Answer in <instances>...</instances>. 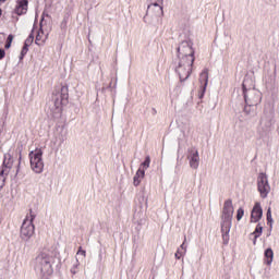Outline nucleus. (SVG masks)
<instances>
[{"label": "nucleus", "mask_w": 279, "mask_h": 279, "mask_svg": "<svg viewBox=\"0 0 279 279\" xmlns=\"http://www.w3.org/2000/svg\"><path fill=\"white\" fill-rule=\"evenodd\" d=\"M257 191L263 199H266L271 192V185H269V179L265 172H260L257 178Z\"/></svg>", "instance_id": "9"}, {"label": "nucleus", "mask_w": 279, "mask_h": 279, "mask_svg": "<svg viewBox=\"0 0 279 279\" xmlns=\"http://www.w3.org/2000/svg\"><path fill=\"white\" fill-rule=\"evenodd\" d=\"M29 5L28 0H17L15 7V14L22 16V14H27V8Z\"/></svg>", "instance_id": "14"}, {"label": "nucleus", "mask_w": 279, "mask_h": 279, "mask_svg": "<svg viewBox=\"0 0 279 279\" xmlns=\"http://www.w3.org/2000/svg\"><path fill=\"white\" fill-rule=\"evenodd\" d=\"M45 40H47V37H43V32H38L35 40L36 45H45Z\"/></svg>", "instance_id": "20"}, {"label": "nucleus", "mask_w": 279, "mask_h": 279, "mask_svg": "<svg viewBox=\"0 0 279 279\" xmlns=\"http://www.w3.org/2000/svg\"><path fill=\"white\" fill-rule=\"evenodd\" d=\"M69 101V87L62 86L60 92H57L52 96V101L49 107L50 117L52 119H60L62 117V106Z\"/></svg>", "instance_id": "4"}, {"label": "nucleus", "mask_w": 279, "mask_h": 279, "mask_svg": "<svg viewBox=\"0 0 279 279\" xmlns=\"http://www.w3.org/2000/svg\"><path fill=\"white\" fill-rule=\"evenodd\" d=\"M14 40V36L13 35H9L7 38V43H12Z\"/></svg>", "instance_id": "34"}, {"label": "nucleus", "mask_w": 279, "mask_h": 279, "mask_svg": "<svg viewBox=\"0 0 279 279\" xmlns=\"http://www.w3.org/2000/svg\"><path fill=\"white\" fill-rule=\"evenodd\" d=\"M31 169L34 173H43L45 161L43 160V149L36 148L29 153Z\"/></svg>", "instance_id": "8"}, {"label": "nucleus", "mask_w": 279, "mask_h": 279, "mask_svg": "<svg viewBox=\"0 0 279 279\" xmlns=\"http://www.w3.org/2000/svg\"><path fill=\"white\" fill-rule=\"evenodd\" d=\"M256 105H245L243 112L244 114H246L247 117H251V114H254Z\"/></svg>", "instance_id": "19"}, {"label": "nucleus", "mask_w": 279, "mask_h": 279, "mask_svg": "<svg viewBox=\"0 0 279 279\" xmlns=\"http://www.w3.org/2000/svg\"><path fill=\"white\" fill-rule=\"evenodd\" d=\"M10 172H7V170H1L0 169V191L5 186V180L8 179V175Z\"/></svg>", "instance_id": "18"}, {"label": "nucleus", "mask_w": 279, "mask_h": 279, "mask_svg": "<svg viewBox=\"0 0 279 279\" xmlns=\"http://www.w3.org/2000/svg\"><path fill=\"white\" fill-rule=\"evenodd\" d=\"M32 43H34V33H31L29 36L27 37V39L25 40L24 45L26 47H29L32 45Z\"/></svg>", "instance_id": "25"}, {"label": "nucleus", "mask_w": 279, "mask_h": 279, "mask_svg": "<svg viewBox=\"0 0 279 279\" xmlns=\"http://www.w3.org/2000/svg\"><path fill=\"white\" fill-rule=\"evenodd\" d=\"M145 178V170H143L142 168H140L136 172V174L133 178V184L134 186H138V184H141V180H143Z\"/></svg>", "instance_id": "16"}, {"label": "nucleus", "mask_w": 279, "mask_h": 279, "mask_svg": "<svg viewBox=\"0 0 279 279\" xmlns=\"http://www.w3.org/2000/svg\"><path fill=\"white\" fill-rule=\"evenodd\" d=\"M60 143H64L66 141V131H64V128L61 129V134L59 135Z\"/></svg>", "instance_id": "26"}, {"label": "nucleus", "mask_w": 279, "mask_h": 279, "mask_svg": "<svg viewBox=\"0 0 279 279\" xmlns=\"http://www.w3.org/2000/svg\"><path fill=\"white\" fill-rule=\"evenodd\" d=\"M252 234H253V236H255V239H258L260 236V234H263V226H260V223H258Z\"/></svg>", "instance_id": "22"}, {"label": "nucleus", "mask_w": 279, "mask_h": 279, "mask_svg": "<svg viewBox=\"0 0 279 279\" xmlns=\"http://www.w3.org/2000/svg\"><path fill=\"white\" fill-rule=\"evenodd\" d=\"M243 215H245V210L243 209V207H240L236 211V220L241 221L243 219Z\"/></svg>", "instance_id": "24"}, {"label": "nucleus", "mask_w": 279, "mask_h": 279, "mask_svg": "<svg viewBox=\"0 0 279 279\" xmlns=\"http://www.w3.org/2000/svg\"><path fill=\"white\" fill-rule=\"evenodd\" d=\"M1 14H3V11H1V9H0V16H1Z\"/></svg>", "instance_id": "38"}, {"label": "nucleus", "mask_w": 279, "mask_h": 279, "mask_svg": "<svg viewBox=\"0 0 279 279\" xmlns=\"http://www.w3.org/2000/svg\"><path fill=\"white\" fill-rule=\"evenodd\" d=\"M34 219H36V214L34 210L29 209V213L26 215L20 230V238L22 241H29L32 236H34V232L36 231V227L34 226Z\"/></svg>", "instance_id": "7"}, {"label": "nucleus", "mask_w": 279, "mask_h": 279, "mask_svg": "<svg viewBox=\"0 0 279 279\" xmlns=\"http://www.w3.org/2000/svg\"><path fill=\"white\" fill-rule=\"evenodd\" d=\"M187 160L191 169H199V150L195 147L187 149Z\"/></svg>", "instance_id": "10"}, {"label": "nucleus", "mask_w": 279, "mask_h": 279, "mask_svg": "<svg viewBox=\"0 0 279 279\" xmlns=\"http://www.w3.org/2000/svg\"><path fill=\"white\" fill-rule=\"evenodd\" d=\"M5 58V50L0 49V60H3Z\"/></svg>", "instance_id": "33"}, {"label": "nucleus", "mask_w": 279, "mask_h": 279, "mask_svg": "<svg viewBox=\"0 0 279 279\" xmlns=\"http://www.w3.org/2000/svg\"><path fill=\"white\" fill-rule=\"evenodd\" d=\"M155 14V16H162L165 12L162 11V4L149 3L146 12V16Z\"/></svg>", "instance_id": "13"}, {"label": "nucleus", "mask_w": 279, "mask_h": 279, "mask_svg": "<svg viewBox=\"0 0 279 279\" xmlns=\"http://www.w3.org/2000/svg\"><path fill=\"white\" fill-rule=\"evenodd\" d=\"M186 253L183 252L182 250L178 248V251L175 252L174 256L178 260H180V258H182V256H185Z\"/></svg>", "instance_id": "29"}, {"label": "nucleus", "mask_w": 279, "mask_h": 279, "mask_svg": "<svg viewBox=\"0 0 279 279\" xmlns=\"http://www.w3.org/2000/svg\"><path fill=\"white\" fill-rule=\"evenodd\" d=\"M272 126H274V111L265 109L259 119V124L256 131L257 141H265V138H268Z\"/></svg>", "instance_id": "5"}, {"label": "nucleus", "mask_w": 279, "mask_h": 279, "mask_svg": "<svg viewBox=\"0 0 279 279\" xmlns=\"http://www.w3.org/2000/svg\"><path fill=\"white\" fill-rule=\"evenodd\" d=\"M195 62V50L193 49V41L183 40L177 48L175 73H178L181 82H186L191 77L193 71V63Z\"/></svg>", "instance_id": "1"}, {"label": "nucleus", "mask_w": 279, "mask_h": 279, "mask_svg": "<svg viewBox=\"0 0 279 279\" xmlns=\"http://www.w3.org/2000/svg\"><path fill=\"white\" fill-rule=\"evenodd\" d=\"M77 255H80L81 254V256H84V258H86V251L85 250H82V246L81 247H78V251H77V253H76Z\"/></svg>", "instance_id": "31"}, {"label": "nucleus", "mask_w": 279, "mask_h": 279, "mask_svg": "<svg viewBox=\"0 0 279 279\" xmlns=\"http://www.w3.org/2000/svg\"><path fill=\"white\" fill-rule=\"evenodd\" d=\"M201 90L198 93L199 99H204L206 95V88L208 87V69H204L199 74Z\"/></svg>", "instance_id": "11"}, {"label": "nucleus", "mask_w": 279, "mask_h": 279, "mask_svg": "<svg viewBox=\"0 0 279 279\" xmlns=\"http://www.w3.org/2000/svg\"><path fill=\"white\" fill-rule=\"evenodd\" d=\"M80 267V262L78 260H76L74 264H73V266H72V268H71V274L73 275V276H75V274H77V268Z\"/></svg>", "instance_id": "27"}, {"label": "nucleus", "mask_w": 279, "mask_h": 279, "mask_svg": "<svg viewBox=\"0 0 279 279\" xmlns=\"http://www.w3.org/2000/svg\"><path fill=\"white\" fill-rule=\"evenodd\" d=\"M259 219H263V207L260 203H256L251 213V223H258Z\"/></svg>", "instance_id": "12"}, {"label": "nucleus", "mask_w": 279, "mask_h": 279, "mask_svg": "<svg viewBox=\"0 0 279 279\" xmlns=\"http://www.w3.org/2000/svg\"><path fill=\"white\" fill-rule=\"evenodd\" d=\"M56 263V252L44 248L34 260V269L40 276H51Z\"/></svg>", "instance_id": "2"}, {"label": "nucleus", "mask_w": 279, "mask_h": 279, "mask_svg": "<svg viewBox=\"0 0 279 279\" xmlns=\"http://www.w3.org/2000/svg\"><path fill=\"white\" fill-rule=\"evenodd\" d=\"M232 217H234V206L232 205V199L229 198L225 201L222 215H221V232H222V241L225 245H228V242L230 241Z\"/></svg>", "instance_id": "3"}, {"label": "nucleus", "mask_w": 279, "mask_h": 279, "mask_svg": "<svg viewBox=\"0 0 279 279\" xmlns=\"http://www.w3.org/2000/svg\"><path fill=\"white\" fill-rule=\"evenodd\" d=\"M5 49H10V47H12V43H10V41H7V44H5Z\"/></svg>", "instance_id": "35"}, {"label": "nucleus", "mask_w": 279, "mask_h": 279, "mask_svg": "<svg viewBox=\"0 0 279 279\" xmlns=\"http://www.w3.org/2000/svg\"><path fill=\"white\" fill-rule=\"evenodd\" d=\"M5 1H8V0H0V3H5Z\"/></svg>", "instance_id": "37"}, {"label": "nucleus", "mask_w": 279, "mask_h": 279, "mask_svg": "<svg viewBox=\"0 0 279 279\" xmlns=\"http://www.w3.org/2000/svg\"><path fill=\"white\" fill-rule=\"evenodd\" d=\"M267 223H269L270 228H274V218L271 217V207L268 208L266 214Z\"/></svg>", "instance_id": "23"}, {"label": "nucleus", "mask_w": 279, "mask_h": 279, "mask_svg": "<svg viewBox=\"0 0 279 279\" xmlns=\"http://www.w3.org/2000/svg\"><path fill=\"white\" fill-rule=\"evenodd\" d=\"M29 51V46H25L22 48V51H21V60H23V58H25V56H27V52Z\"/></svg>", "instance_id": "28"}, {"label": "nucleus", "mask_w": 279, "mask_h": 279, "mask_svg": "<svg viewBox=\"0 0 279 279\" xmlns=\"http://www.w3.org/2000/svg\"><path fill=\"white\" fill-rule=\"evenodd\" d=\"M250 84H252V80H250V77H245L242 83L244 101L247 106H258L262 99L260 92L252 87H248Z\"/></svg>", "instance_id": "6"}, {"label": "nucleus", "mask_w": 279, "mask_h": 279, "mask_svg": "<svg viewBox=\"0 0 279 279\" xmlns=\"http://www.w3.org/2000/svg\"><path fill=\"white\" fill-rule=\"evenodd\" d=\"M186 236H184V242L180 245L179 250H182L186 254Z\"/></svg>", "instance_id": "30"}, {"label": "nucleus", "mask_w": 279, "mask_h": 279, "mask_svg": "<svg viewBox=\"0 0 279 279\" xmlns=\"http://www.w3.org/2000/svg\"><path fill=\"white\" fill-rule=\"evenodd\" d=\"M149 165H151V158H149V156H147L144 160V162H142L141 168L142 171H145V169H149Z\"/></svg>", "instance_id": "21"}, {"label": "nucleus", "mask_w": 279, "mask_h": 279, "mask_svg": "<svg viewBox=\"0 0 279 279\" xmlns=\"http://www.w3.org/2000/svg\"><path fill=\"white\" fill-rule=\"evenodd\" d=\"M165 0H150V3H157L159 5H162Z\"/></svg>", "instance_id": "32"}, {"label": "nucleus", "mask_w": 279, "mask_h": 279, "mask_svg": "<svg viewBox=\"0 0 279 279\" xmlns=\"http://www.w3.org/2000/svg\"><path fill=\"white\" fill-rule=\"evenodd\" d=\"M266 265H271L274 263V250L267 248L265 251Z\"/></svg>", "instance_id": "17"}, {"label": "nucleus", "mask_w": 279, "mask_h": 279, "mask_svg": "<svg viewBox=\"0 0 279 279\" xmlns=\"http://www.w3.org/2000/svg\"><path fill=\"white\" fill-rule=\"evenodd\" d=\"M256 235H254L253 245H256Z\"/></svg>", "instance_id": "36"}, {"label": "nucleus", "mask_w": 279, "mask_h": 279, "mask_svg": "<svg viewBox=\"0 0 279 279\" xmlns=\"http://www.w3.org/2000/svg\"><path fill=\"white\" fill-rule=\"evenodd\" d=\"M13 165L14 160L12 159V155L5 154L1 170L10 173Z\"/></svg>", "instance_id": "15"}]
</instances>
